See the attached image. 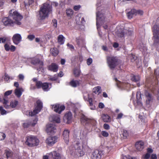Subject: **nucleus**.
<instances>
[{
  "mask_svg": "<svg viewBox=\"0 0 159 159\" xmlns=\"http://www.w3.org/2000/svg\"><path fill=\"white\" fill-rule=\"evenodd\" d=\"M9 16L12 17L15 21H13L9 17H3L2 19V21L4 25L13 26L15 24L17 25H21L20 21L23 18V17L16 11L14 9L10 10Z\"/></svg>",
  "mask_w": 159,
  "mask_h": 159,
  "instance_id": "1",
  "label": "nucleus"
},
{
  "mask_svg": "<svg viewBox=\"0 0 159 159\" xmlns=\"http://www.w3.org/2000/svg\"><path fill=\"white\" fill-rule=\"evenodd\" d=\"M52 7L48 3L43 4L40 7L39 12V17L41 20H44L48 17L52 11Z\"/></svg>",
  "mask_w": 159,
  "mask_h": 159,
  "instance_id": "2",
  "label": "nucleus"
},
{
  "mask_svg": "<svg viewBox=\"0 0 159 159\" xmlns=\"http://www.w3.org/2000/svg\"><path fill=\"white\" fill-rule=\"evenodd\" d=\"M25 140L26 145L30 147L37 146L39 143V140L37 137L32 135L27 136Z\"/></svg>",
  "mask_w": 159,
  "mask_h": 159,
  "instance_id": "3",
  "label": "nucleus"
},
{
  "mask_svg": "<svg viewBox=\"0 0 159 159\" xmlns=\"http://www.w3.org/2000/svg\"><path fill=\"white\" fill-rule=\"evenodd\" d=\"M107 60L108 66L111 69H114L121 62L120 60L117 57L108 56Z\"/></svg>",
  "mask_w": 159,
  "mask_h": 159,
  "instance_id": "4",
  "label": "nucleus"
},
{
  "mask_svg": "<svg viewBox=\"0 0 159 159\" xmlns=\"http://www.w3.org/2000/svg\"><path fill=\"white\" fill-rule=\"evenodd\" d=\"M31 63L35 66V68L38 71L43 70V63L40 61L39 59L34 58H32L31 61Z\"/></svg>",
  "mask_w": 159,
  "mask_h": 159,
  "instance_id": "5",
  "label": "nucleus"
},
{
  "mask_svg": "<svg viewBox=\"0 0 159 159\" xmlns=\"http://www.w3.org/2000/svg\"><path fill=\"white\" fill-rule=\"evenodd\" d=\"M80 121L82 124L86 126L89 125L95 126L96 123L95 120L89 119L84 115L81 116L80 118Z\"/></svg>",
  "mask_w": 159,
  "mask_h": 159,
  "instance_id": "6",
  "label": "nucleus"
},
{
  "mask_svg": "<svg viewBox=\"0 0 159 159\" xmlns=\"http://www.w3.org/2000/svg\"><path fill=\"white\" fill-rule=\"evenodd\" d=\"M36 103V105L35 106L34 109L33 111L29 112V115L31 116H34L38 113L43 108V103L41 101L38 100Z\"/></svg>",
  "mask_w": 159,
  "mask_h": 159,
  "instance_id": "7",
  "label": "nucleus"
},
{
  "mask_svg": "<svg viewBox=\"0 0 159 159\" xmlns=\"http://www.w3.org/2000/svg\"><path fill=\"white\" fill-rule=\"evenodd\" d=\"M143 11L141 10H136L135 9H132L128 12L127 14V16L129 19H131L133 17L134 15L136 16L137 15H143Z\"/></svg>",
  "mask_w": 159,
  "mask_h": 159,
  "instance_id": "8",
  "label": "nucleus"
},
{
  "mask_svg": "<svg viewBox=\"0 0 159 159\" xmlns=\"http://www.w3.org/2000/svg\"><path fill=\"white\" fill-rule=\"evenodd\" d=\"M52 109L56 112L61 114L65 109V107L64 105H60V104H56L52 105Z\"/></svg>",
  "mask_w": 159,
  "mask_h": 159,
  "instance_id": "9",
  "label": "nucleus"
},
{
  "mask_svg": "<svg viewBox=\"0 0 159 159\" xmlns=\"http://www.w3.org/2000/svg\"><path fill=\"white\" fill-rule=\"evenodd\" d=\"M142 94L140 92H137L136 94V100L135 101H134V104L136 106L137 105L141 106L142 105V103L141 102Z\"/></svg>",
  "mask_w": 159,
  "mask_h": 159,
  "instance_id": "10",
  "label": "nucleus"
},
{
  "mask_svg": "<svg viewBox=\"0 0 159 159\" xmlns=\"http://www.w3.org/2000/svg\"><path fill=\"white\" fill-rule=\"evenodd\" d=\"M102 155V151L98 150H95L92 153L91 156V159H100Z\"/></svg>",
  "mask_w": 159,
  "mask_h": 159,
  "instance_id": "11",
  "label": "nucleus"
},
{
  "mask_svg": "<svg viewBox=\"0 0 159 159\" xmlns=\"http://www.w3.org/2000/svg\"><path fill=\"white\" fill-rule=\"evenodd\" d=\"M48 155L52 159H61V156L60 154L56 151H53L49 153Z\"/></svg>",
  "mask_w": 159,
  "mask_h": 159,
  "instance_id": "12",
  "label": "nucleus"
},
{
  "mask_svg": "<svg viewBox=\"0 0 159 159\" xmlns=\"http://www.w3.org/2000/svg\"><path fill=\"white\" fill-rule=\"evenodd\" d=\"M46 131L47 133L54 134L56 131V126L54 125L49 124L47 125Z\"/></svg>",
  "mask_w": 159,
  "mask_h": 159,
  "instance_id": "13",
  "label": "nucleus"
},
{
  "mask_svg": "<svg viewBox=\"0 0 159 159\" xmlns=\"http://www.w3.org/2000/svg\"><path fill=\"white\" fill-rule=\"evenodd\" d=\"M72 118V114L71 112L69 111L66 113L63 118V120L67 124L70 123Z\"/></svg>",
  "mask_w": 159,
  "mask_h": 159,
  "instance_id": "14",
  "label": "nucleus"
},
{
  "mask_svg": "<svg viewBox=\"0 0 159 159\" xmlns=\"http://www.w3.org/2000/svg\"><path fill=\"white\" fill-rule=\"evenodd\" d=\"M47 69L48 70L56 72L58 70V66L56 63H53L48 66Z\"/></svg>",
  "mask_w": 159,
  "mask_h": 159,
  "instance_id": "15",
  "label": "nucleus"
},
{
  "mask_svg": "<svg viewBox=\"0 0 159 159\" xmlns=\"http://www.w3.org/2000/svg\"><path fill=\"white\" fill-rule=\"evenodd\" d=\"M57 137L56 136L49 137L46 140V143L49 145L54 144L57 141Z\"/></svg>",
  "mask_w": 159,
  "mask_h": 159,
  "instance_id": "16",
  "label": "nucleus"
},
{
  "mask_svg": "<svg viewBox=\"0 0 159 159\" xmlns=\"http://www.w3.org/2000/svg\"><path fill=\"white\" fill-rule=\"evenodd\" d=\"M69 130L67 129H65L63 132L62 135L63 139L67 144H68L69 142Z\"/></svg>",
  "mask_w": 159,
  "mask_h": 159,
  "instance_id": "17",
  "label": "nucleus"
},
{
  "mask_svg": "<svg viewBox=\"0 0 159 159\" xmlns=\"http://www.w3.org/2000/svg\"><path fill=\"white\" fill-rule=\"evenodd\" d=\"M21 39L20 35L18 34H14L12 37L13 42L16 44H18L21 41Z\"/></svg>",
  "mask_w": 159,
  "mask_h": 159,
  "instance_id": "18",
  "label": "nucleus"
},
{
  "mask_svg": "<svg viewBox=\"0 0 159 159\" xmlns=\"http://www.w3.org/2000/svg\"><path fill=\"white\" fill-rule=\"evenodd\" d=\"M135 146L138 150L139 151H141L144 148V142L142 141H138L136 142Z\"/></svg>",
  "mask_w": 159,
  "mask_h": 159,
  "instance_id": "19",
  "label": "nucleus"
},
{
  "mask_svg": "<svg viewBox=\"0 0 159 159\" xmlns=\"http://www.w3.org/2000/svg\"><path fill=\"white\" fill-rule=\"evenodd\" d=\"M102 120L105 122H110L111 121V118L107 114H102L101 115Z\"/></svg>",
  "mask_w": 159,
  "mask_h": 159,
  "instance_id": "20",
  "label": "nucleus"
},
{
  "mask_svg": "<svg viewBox=\"0 0 159 159\" xmlns=\"http://www.w3.org/2000/svg\"><path fill=\"white\" fill-rule=\"evenodd\" d=\"M80 80H72L69 83V84L72 87L75 88L80 85Z\"/></svg>",
  "mask_w": 159,
  "mask_h": 159,
  "instance_id": "21",
  "label": "nucleus"
},
{
  "mask_svg": "<svg viewBox=\"0 0 159 159\" xmlns=\"http://www.w3.org/2000/svg\"><path fill=\"white\" fill-rule=\"evenodd\" d=\"M146 97L147 98V99L146 100V103L149 104L151 102H152L153 101V98L152 95L149 93H147L145 94Z\"/></svg>",
  "mask_w": 159,
  "mask_h": 159,
  "instance_id": "22",
  "label": "nucleus"
},
{
  "mask_svg": "<svg viewBox=\"0 0 159 159\" xmlns=\"http://www.w3.org/2000/svg\"><path fill=\"white\" fill-rule=\"evenodd\" d=\"M153 35H159V26L157 25H155L152 28Z\"/></svg>",
  "mask_w": 159,
  "mask_h": 159,
  "instance_id": "23",
  "label": "nucleus"
},
{
  "mask_svg": "<svg viewBox=\"0 0 159 159\" xmlns=\"http://www.w3.org/2000/svg\"><path fill=\"white\" fill-rule=\"evenodd\" d=\"M49 84L51 85V83L47 82L43 83V84L42 85V87H41V88L44 91H48L50 89L49 87Z\"/></svg>",
  "mask_w": 159,
  "mask_h": 159,
  "instance_id": "24",
  "label": "nucleus"
},
{
  "mask_svg": "<svg viewBox=\"0 0 159 159\" xmlns=\"http://www.w3.org/2000/svg\"><path fill=\"white\" fill-rule=\"evenodd\" d=\"M52 121L54 122L59 123L60 122V118L59 115H54L52 116Z\"/></svg>",
  "mask_w": 159,
  "mask_h": 159,
  "instance_id": "25",
  "label": "nucleus"
},
{
  "mask_svg": "<svg viewBox=\"0 0 159 159\" xmlns=\"http://www.w3.org/2000/svg\"><path fill=\"white\" fill-rule=\"evenodd\" d=\"M66 12L67 16L71 18L74 14L73 11L72 9L69 8L66 10Z\"/></svg>",
  "mask_w": 159,
  "mask_h": 159,
  "instance_id": "26",
  "label": "nucleus"
},
{
  "mask_svg": "<svg viewBox=\"0 0 159 159\" xmlns=\"http://www.w3.org/2000/svg\"><path fill=\"white\" fill-rule=\"evenodd\" d=\"M131 80L133 82H137L139 81L140 78L139 76L138 75H133L131 76Z\"/></svg>",
  "mask_w": 159,
  "mask_h": 159,
  "instance_id": "27",
  "label": "nucleus"
},
{
  "mask_svg": "<svg viewBox=\"0 0 159 159\" xmlns=\"http://www.w3.org/2000/svg\"><path fill=\"white\" fill-rule=\"evenodd\" d=\"M65 38L62 35H60L58 36L57 39L58 43L60 44H63L64 43Z\"/></svg>",
  "mask_w": 159,
  "mask_h": 159,
  "instance_id": "28",
  "label": "nucleus"
},
{
  "mask_svg": "<svg viewBox=\"0 0 159 159\" xmlns=\"http://www.w3.org/2000/svg\"><path fill=\"white\" fill-rule=\"evenodd\" d=\"M154 43L155 44H159V35H153Z\"/></svg>",
  "mask_w": 159,
  "mask_h": 159,
  "instance_id": "29",
  "label": "nucleus"
},
{
  "mask_svg": "<svg viewBox=\"0 0 159 159\" xmlns=\"http://www.w3.org/2000/svg\"><path fill=\"white\" fill-rule=\"evenodd\" d=\"M5 152L7 158L11 157L13 156V152L10 150H5Z\"/></svg>",
  "mask_w": 159,
  "mask_h": 159,
  "instance_id": "30",
  "label": "nucleus"
},
{
  "mask_svg": "<svg viewBox=\"0 0 159 159\" xmlns=\"http://www.w3.org/2000/svg\"><path fill=\"white\" fill-rule=\"evenodd\" d=\"M81 71L80 69L75 68L73 70V74L76 77H79Z\"/></svg>",
  "mask_w": 159,
  "mask_h": 159,
  "instance_id": "31",
  "label": "nucleus"
},
{
  "mask_svg": "<svg viewBox=\"0 0 159 159\" xmlns=\"http://www.w3.org/2000/svg\"><path fill=\"white\" fill-rule=\"evenodd\" d=\"M52 54L54 56H57L58 53V51L56 48H53L51 49Z\"/></svg>",
  "mask_w": 159,
  "mask_h": 159,
  "instance_id": "32",
  "label": "nucleus"
},
{
  "mask_svg": "<svg viewBox=\"0 0 159 159\" xmlns=\"http://www.w3.org/2000/svg\"><path fill=\"white\" fill-rule=\"evenodd\" d=\"M125 29H124L121 31H119L117 33L118 36L120 38H123L126 36Z\"/></svg>",
  "mask_w": 159,
  "mask_h": 159,
  "instance_id": "33",
  "label": "nucleus"
},
{
  "mask_svg": "<svg viewBox=\"0 0 159 159\" xmlns=\"http://www.w3.org/2000/svg\"><path fill=\"white\" fill-rule=\"evenodd\" d=\"M93 93L96 94H99L101 92V88L100 86H97L95 87L93 89Z\"/></svg>",
  "mask_w": 159,
  "mask_h": 159,
  "instance_id": "34",
  "label": "nucleus"
},
{
  "mask_svg": "<svg viewBox=\"0 0 159 159\" xmlns=\"http://www.w3.org/2000/svg\"><path fill=\"white\" fill-rule=\"evenodd\" d=\"M15 94L18 98L20 97L22 94V92L20 89H16L15 91Z\"/></svg>",
  "mask_w": 159,
  "mask_h": 159,
  "instance_id": "35",
  "label": "nucleus"
},
{
  "mask_svg": "<svg viewBox=\"0 0 159 159\" xmlns=\"http://www.w3.org/2000/svg\"><path fill=\"white\" fill-rule=\"evenodd\" d=\"M18 103L17 100L12 101L10 102V106L12 108H14L17 105Z\"/></svg>",
  "mask_w": 159,
  "mask_h": 159,
  "instance_id": "36",
  "label": "nucleus"
},
{
  "mask_svg": "<svg viewBox=\"0 0 159 159\" xmlns=\"http://www.w3.org/2000/svg\"><path fill=\"white\" fill-rule=\"evenodd\" d=\"M88 101L89 102V106L92 107H90V109L92 110H94L95 109V107L93 106V100L92 98H88Z\"/></svg>",
  "mask_w": 159,
  "mask_h": 159,
  "instance_id": "37",
  "label": "nucleus"
},
{
  "mask_svg": "<svg viewBox=\"0 0 159 159\" xmlns=\"http://www.w3.org/2000/svg\"><path fill=\"white\" fill-rule=\"evenodd\" d=\"M43 83L41 81L37 82L35 84V85L38 89L41 88Z\"/></svg>",
  "mask_w": 159,
  "mask_h": 159,
  "instance_id": "38",
  "label": "nucleus"
},
{
  "mask_svg": "<svg viewBox=\"0 0 159 159\" xmlns=\"http://www.w3.org/2000/svg\"><path fill=\"white\" fill-rule=\"evenodd\" d=\"M31 125V122H28L23 123L22 126L24 128H27Z\"/></svg>",
  "mask_w": 159,
  "mask_h": 159,
  "instance_id": "39",
  "label": "nucleus"
},
{
  "mask_svg": "<svg viewBox=\"0 0 159 159\" xmlns=\"http://www.w3.org/2000/svg\"><path fill=\"white\" fill-rule=\"evenodd\" d=\"M122 135L124 139H126L128 136V133L127 131L125 130H123L122 133Z\"/></svg>",
  "mask_w": 159,
  "mask_h": 159,
  "instance_id": "40",
  "label": "nucleus"
},
{
  "mask_svg": "<svg viewBox=\"0 0 159 159\" xmlns=\"http://www.w3.org/2000/svg\"><path fill=\"white\" fill-rule=\"evenodd\" d=\"M6 137L5 134L2 132H0V140H4Z\"/></svg>",
  "mask_w": 159,
  "mask_h": 159,
  "instance_id": "41",
  "label": "nucleus"
},
{
  "mask_svg": "<svg viewBox=\"0 0 159 159\" xmlns=\"http://www.w3.org/2000/svg\"><path fill=\"white\" fill-rule=\"evenodd\" d=\"M6 111L3 109V107L1 106L0 107V113L2 115H3L6 114Z\"/></svg>",
  "mask_w": 159,
  "mask_h": 159,
  "instance_id": "42",
  "label": "nucleus"
},
{
  "mask_svg": "<svg viewBox=\"0 0 159 159\" xmlns=\"http://www.w3.org/2000/svg\"><path fill=\"white\" fill-rule=\"evenodd\" d=\"M126 36H129L131 35L132 34V31L129 30H125Z\"/></svg>",
  "mask_w": 159,
  "mask_h": 159,
  "instance_id": "43",
  "label": "nucleus"
},
{
  "mask_svg": "<svg viewBox=\"0 0 159 159\" xmlns=\"http://www.w3.org/2000/svg\"><path fill=\"white\" fill-rule=\"evenodd\" d=\"M101 134L104 137H107L109 136V134L106 131H102Z\"/></svg>",
  "mask_w": 159,
  "mask_h": 159,
  "instance_id": "44",
  "label": "nucleus"
},
{
  "mask_svg": "<svg viewBox=\"0 0 159 159\" xmlns=\"http://www.w3.org/2000/svg\"><path fill=\"white\" fill-rule=\"evenodd\" d=\"M88 138L86 136H85L84 139H82V143L83 144H87Z\"/></svg>",
  "mask_w": 159,
  "mask_h": 159,
  "instance_id": "45",
  "label": "nucleus"
},
{
  "mask_svg": "<svg viewBox=\"0 0 159 159\" xmlns=\"http://www.w3.org/2000/svg\"><path fill=\"white\" fill-rule=\"evenodd\" d=\"M0 102H2L5 105L7 104L8 102V100L6 99L5 98H3V99L0 98Z\"/></svg>",
  "mask_w": 159,
  "mask_h": 159,
  "instance_id": "46",
  "label": "nucleus"
},
{
  "mask_svg": "<svg viewBox=\"0 0 159 159\" xmlns=\"http://www.w3.org/2000/svg\"><path fill=\"white\" fill-rule=\"evenodd\" d=\"M58 79V75H55L53 76L50 79V80L53 81H56Z\"/></svg>",
  "mask_w": 159,
  "mask_h": 159,
  "instance_id": "47",
  "label": "nucleus"
},
{
  "mask_svg": "<svg viewBox=\"0 0 159 159\" xmlns=\"http://www.w3.org/2000/svg\"><path fill=\"white\" fill-rule=\"evenodd\" d=\"M12 91L11 90L7 91L4 94V97H5L9 96L12 93Z\"/></svg>",
  "mask_w": 159,
  "mask_h": 159,
  "instance_id": "48",
  "label": "nucleus"
},
{
  "mask_svg": "<svg viewBox=\"0 0 159 159\" xmlns=\"http://www.w3.org/2000/svg\"><path fill=\"white\" fill-rule=\"evenodd\" d=\"M38 120L37 118H35L33 120V122L32 123H31V126H34L37 124V122Z\"/></svg>",
  "mask_w": 159,
  "mask_h": 159,
  "instance_id": "49",
  "label": "nucleus"
},
{
  "mask_svg": "<svg viewBox=\"0 0 159 159\" xmlns=\"http://www.w3.org/2000/svg\"><path fill=\"white\" fill-rule=\"evenodd\" d=\"M7 39L6 37L0 38V43H4L7 40Z\"/></svg>",
  "mask_w": 159,
  "mask_h": 159,
  "instance_id": "50",
  "label": "nucleus"
},
{
  "mask_svg": "<svg viewBox=\"0 0 159 159\" xmlns=\"http://www.w3.org/2000/svg\"><path fill=\"white\" fill-rule=\"evenodd\" d=\"M35 38V36L34 35H29L28 36L27 38L30 40H32Z\"/></svg>",
  "mask_w": 159,
  "mask_h": 159,
  "instance_id": "51",
  "label": "nucleus"
},
{
  "mask_svg": "<svg viewBox=\"0 0 159 159\" xmlns=\"http://www.w3.org/2000/svg\"><path fill=\"white\" fill-rule=\"evenodd\" d=\"M5 49L7 51H8L10 50V47L7 44H6L4 46Z\"/></svg>",
  "mask_w": 159,
  "mask_h": 159,
  "instance_id": "52",
  "label": "nucleus"
},
{
  "mask_svg": "<svg viewBox=\"0 0 159 159\" xmlns=\"http://www.w3.org/2000/svg\"><path fill=\"white\" fill-rule=\"evenodd\" d=\"M92 59L91 58H89L87 60V64L89 66L92 63Z\"/></svg>",
  "mask_w": 159,
  "mask_h": 159,
  "instance_id": "53",
  "label": "nucleus"
},
{
  "mask_svg": "<svg viewBox=\"0 0 159 159\" xmlns=\"http://www.w3.org/2000/svg\"><path fill=\"white\" fill-rule=\"evenodd\" d=\"M52 22L53 23V26L56 28L57 26V21L56 19H54L52 20Z\"/></svg>",
  "mask_w": 159,
  "mask_h": 159,
  "instance_id": "54",
  "label": "nucleus"
},
{
  "mask_svg": "<svg viewBox=\"0 0 159 159\" xmlns=\"http://www.w3.org/2000/svg\"><path fill=\"white\" fill-rule=\"evenodd\" d=\"M81 7L80 5L75 6L73 7L74 10L75 11H78Z\"/></svg>",
  "mask_w": 159,
  "mask_h": 159,
  "instance_id": "55",
  "label": "nucleus"
},
{
  "mask_svg": "<svg viewBox=\"0 0 159 159\" xmlns=\"http://www.w3.org/2000/svg\"><path fill=\"white\" fill-rule=\"evenodd\" d=\"M103 128L106 129L108 130L110 129V126L108 124L105 123L103 125Z\"/></svg>",
  "mask_w": 159,
  "mask_h": 159,
  "instance_id": "56",
  "label": "nucleus"
},
{
  "mask_svg": "<svg viewBox=\"0 0 159 159\" xmlns=\"http://www.w3.org/2000/svg\"><path fill=\"white\" fill-rule=\"evenodd\" d=\"M67 45L68 47H69V48L72 51L74 49V48L72 45L68 43L67 44Z\"/></svg>",
  "mask_w": 159,
  "mask_h": 159,
  "instance_id": "57",
  "label": "nucleus"
},
{
  "mask_svg": "<svg viewBox=\"0 0 159 159\" xmlns=\"http://www.w3.org/2000/svg\"><path fill=\"white\" fill-rule=\"evenodd\" d=\"M16 49V48L15 46L11 45L10 48V50L11 52H13L15 51Z\"/></svg>",
  "mask_w": 159,
  "mask_h": 159,
  "instance_id": "58",
  "label": "nucleus"
},
{
  "mask_svg": "<svg viewBox=\"0 0 159 159\" xmlns=\"http://www.w3.org/2000/svg\"><path fill=\"white\" fill-rule=\"evenodd\" d=\"M34 2V0H28L27 4L29 5L32 4Z\"/></svg>",
  "mask_w": 159,
  "mask_h": 159,
  "instance_id": "59",
  "label": "nucleus"
},
{
  "mask_svg": "<svg viewBox=\"0 0 159 159\" xmlns=\"http://www.w3.org/2000/svg\"><path fill=\"white\" fill-rule=\"evenodd\" d=\"M123 116V114L122 113H120L119 114L116 118V119H120Z\"/></svg>",
  "mask_w": 159,
  "mask_h": 159,
  "instance_id": "60",
  "label": "nucleus"
},
{
  "mask_svg": "<svg viewBox=\"0 0 159 159\" xmlns=\"http://www.w3.org/2000/svg\"><path fill=\"white\" fill-rule=\"evenodd\" d=\"M115 80L116 82V84L117 86H120V81H119L116 78H115Z\"/></svg>",
  "mask_w": 159,
  "mask_h": 159,
  "instance_id": "61",
  "label": "nucleus"
},
{
  "mask_svg": "<svg viewBox=\"0 0 159 159\" xmlns=\"http://www.w3.org/2000/svg\"><path fill=\"white\" fill-rule=\"evenodd\" d=\"M98 107L100 108H103L104 107V106L102 103L100 102L99 104Z\"/></svg>",
  "mask_w": 159,
  "mask_h": 159,
  "instance_id": "62",
  "label": "nucleus"
},
{
  "mask_svg": "<svg viewBox=\"0 0 159 159\" xmlns=\"http://www.w3.org/2000/svg\"><path fill=\"white\" fill-rule=\"evenodd\" d=\"M150 157V155L148 153H147L144 156V158L146 159H148Z\"/></svg>",
  "mask_w": 159,
  "mask_h": 159,
  "instance_id": "63",
  "label": "nucleus"
},
{
  "mask_svg": "<svg viewBox=\"0 0 159 159\" xmlns=\"http://www.w3.org/2000/svg\"><path fill=\"white\" fill-rule=\"evenodd\" d=\"M151 158L153 159H157V156L156 154H152L151 156Z\"/></svg>",
  "mask_w": 159,
  "mask_h": 159,
  "instance_id": "64",
  "label": "nucleus"
}]
</instances>
